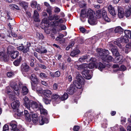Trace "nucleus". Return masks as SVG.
Instances as JSON below:
<instances>
[{
    "mask_svg": "<svg viewBox=\"0 0 131 131\" xmlns=\"http://www.w3.org/2000/svg\"><path fill=\"white\" fill-rule=\"evenodd\" d=\"M104 10H99L96 11V15L98 18H100L102 16H103V11Z\"/></svg>",
    "mask_w": 131,
    "mask_h": 131,
    "instance_id": "cd10ccee",
    "label": "nucleus"
},
{
    "mask_svg": "<svg viewBox=\"0 0 131 131\" xmlns=\"http://www.w3.org/2000/svg\"><path fill=\"white\" fill-rule=\"evenodd\" d=\"M60 9L58 7H56L54 10V12L56 13H58L60 12Z\"/></svg>",
    "mask_w": 131,
    "mask_h": 131,
    "instance_id": "5fc2aeb1",
    "label": "nucleus"
},
{
    "mask_svg": "<svg viewBox=\"0 0 131 131\" xmlns=\"http://www.w3.org/2000/svg\"><path fill=\"white\" fill-rule=\"evenodd\" d=\"M9 97L10 100L13 101L15 99V97L14 95L13 94L11 95L10 91H9Z\"/></svg>",
    "mask_w": 131,
    "mask_h": 131,
    "instance_id": "c03bdc74",
    "label": "nucleus"
},
{
    "mask_svg": "<svg viewBox=\"0 0 131 131\" xmlns=\"http://www.w3.org/2000/svg\"><path fill=\"white\" fill-rule=\"evenodd\" d=\"M21 70L23 72H26L29 70V67L25 63H23L21 67Z\"/></svg>",
    "mask_w": 131,
    "mask_h": 131,
    "instance_id": "ddd939ff",
    "label": "nucleus"
},
{
    "mask_svg": "<svg viewBox=\"0 0 131 131\" xmlns=\"http://www.w3.org/2000/svg\"><path fill=\"white\" fill-rule=\"evenodd\" d=\"M94 15V12L90 9L88 10L82 9L81 10L80 19L82 21L84 22L85 20L84 18L87 16L89 18V23L91 25H94L95 24L96 21V18Z\"/></svg>",
    "mask_w": 131,
    "mask_h": 131,
    "instance_id": "f257e3e1",
    "label": "nucleus"
},
{
    "mask_svg": "<svg viewBox=\"0 0 131 131\" xmlns=\"http://www.w3.org/2000/svg\"><path fill=\"white\" fill-rule=\"evenodd\" d=\"M49 122L47 118L42 117L41 119L39 121V123L41 125H43L45 123H48Z\"/></svg>",
    "mask_w": 131,
    "mask_h": 131,
    "instance_id": "c85d7f7f",
    "label": "nucleus"
},
{
    "mask_svg": "<svg viewBox=\"0 0 131 131\" xmlns=\"http://www.w3.org/2000/svg\"><path fill=\"white\" fill-rule=\"evenodd\" d=\"M33 18L35 21L37 22L40 21L39 19V14L36 10H35L34 12Z\"/></svg>",
    "mask_w": 131,
    "mask_h": 131,
    "instance_id": "6ab92c4d",
    "label": "nucleus"
},
{
    "mask_svg": "<svg viewBox=\"0 0 131 131\" xmlns=\"http://www.w3.org/2000/svg\"><path fill=\"white\" fill-rule=\"evenodd\" d=\"M118 15L119 18H122L124 16V10L122 8L118 7Z\"/></svg>",
    "mask_w": 131,
    "mask_h": 131,
    "instance_id": "4468645a",
    "label": "nucleus"
},
{
    "mask_svg": "<svg viewBox=\"0 0 131 131\" xmlns=\"http://www.w3.org/2000/svg\"><path fill=\"white\" fill-rule=\"evenodd\" d=\"M74 67L79 70H83L86 68L87 65L86 64L80 65L77 62H75L74 64Z\"/></svg>",
    "mask_w": 131,
    "mask_h": 131,
    "instance_id": "1a4fd4ad",
    "label": "nucleus"
},
{
    "mask_svg": "<svg viewBox=\"0 0 131 131\" xmlns=\"http://www.w3.org/2000/svg\"><path fill=\"white\" fill-rule=\"evenodd\" d=\"M39 76L40 78H46L47 77L45 73H40L39 75Z\"/></svg>",
    "mask_w": 131,
    "mask_h": 131,
    "instance_id": "49530a36",
    "label": "nucleus"
},
{
    "mask_svg": "<svg viewBox=\"0 0 131 131\" xmlns=\"http://www.w3.org/2000/svg\"><path fill=\"white\" fill-rule=\"evenodd\" d=\"M79 128L80 127L79 126H75L73 128V130L75 131H78L79 130Z\"/></svg>",
    "mask_w": 131,
    "mask_h": 131,
    "instance_id": "13d9d810",
    "label": "nucleus"
},
{
    "mask_svg": "<svg viewBox=\"0 0 131 131\" xmlns=\"http://www.w3.org/2000/svg\"><path fill=\"white\" fill-rule=\"evenodd\" d=\"M9 29H13L12 26L15 23V21L14 19L13 18L10 19L9 17Z\"/></svg>",
    "mask_w": 131,
    "mask_h": 131,
    "instance_id": "5701e85b",
    "label": "nucleus"
},
{
    "mask_svg": "<svg viewBox=\"0 0 131 131\" xmlns=\"http://www.w3.org/2000/svg\"><path fill=\"white\" fill-rule=\"evenodd\" d=\"M24 105L28 109L31 110L30 107L33 109H37L39 110L40 106L41 105L39 102H36L33 101H30L28 98L27 96H25L23 98Z\"/></svg>",
    "mask_w": 131,
    "mask_h": 131,
    "instance_id": "7ed1b4c3",
    "label": "nucleus"
},
{
    "mask_svg": "<svg viewBox=\"0 0 131 131\" xmlns=\"http://www.w3.org/2000/svg\"><path fill=\"white\" fill-rule=\"evenodd\" d=\"M22 60L21 57L19 56L17 60H15L13 62L14 65L16 66H18L20 64Z\"/></svg>",
    "mask_w": 131,
    "mask_h": 131,
    "instance_id": "aec40b11",
    "label": "nucleus"
},
{
    "mask_svg": "<svg viewBox=\"0 0 131 131\" xmlns=\"http://www.w3.org/2000/svg\"><path fill=\"white\" fill-rule=\"evenodd\" d=\"M128 37L127 36H124L123 37H121V38L117 39L116 41H114V43L115 45H117L120 48L122 49L123 50H124V48L121 43L122 42H127L128 41Z\"/></svg>",
    "mask_w": 131,
    "mask_h": 131,
    "instance_id": "423d86ee",
    "label": "nucleus"
},
{
    "mask_svg": "<svg viewBox=\"0 0 131 131\" xmlns=\"http://www.w3.org/2000/svg\"><path fill=\"white\" fill-rule=\"evenodd\" d=\"M37 2L35 1H32L31 3V6L33 8H36L37 5Z\"/></svg>",
    "mask_w": 131,
    "mask_h": 131,
    "instance_id": "37998d69",
    "label": "nucleus"
},
{
    "mask_svg": "<svg viewBox=\"0 0 131 131\" xmlns=\"http://www.w3.org/2000/svg\"><path fill=\"white\" fill-rule=\"evenodd\" d=\"M24 116L26 121L30 122L31 121V116L29 113L28 111L26 110H24Z\"/></svg>",
    "mask_w": 131,
    "mask_h": 131,
    "instance_id": "f3484780",
    "label": "nucleus"
},
{
    "mask_svg": "<svg viewBox=\"0 0 131 131\" xmlns=\"http://www.w3.org/2000/svg\"><path fill=\"white\" fill-rule=\"evenodd\" d=\"M51 24L53 26H57L59 25V23L58 21H55L52 22Z\"/></svg>",
    "mask_w": 131,
    "mask_h": 131,
    "instance_id": "de8ad7c7",
    "label": "nucleus"
},
{
    "mask_svg": "<svg viewBox=\"0 0 131 131\" xmlns=\"http://www.w3.org/2000/svg\"><path fill=\"white\" fill-rule=\"evenodd\" d=\"M109 46L111 48V51L113 54L115 56H117L119 55V53L117 49L115 48V46L113 45L112 43H110L109 44Z\"/></svg>",
    "mask_w": 131,
    "mask_h": 131,
    "instance_id": "9d476101",
    "label": "nucleus"
},
{
    "mask_svg": "<svg viewBox=\"0 0 131 131\" xmlns=\"http://www.w3.org/2000/svg\"><path fill=\"white\" fill-rule=\"evenodd\" d=\"M8 48L7 49V53H3V52H0V60H3L4 62L8 61Z\"/></svg>",
    "mask_w": 131,
    "mask_h": 131,
    "instance_id": "6e6552de",
    "label": "nucleus"
},
{
    "mask_svg": "<svg viewBox=\"0 0 131 131\" xmlns=\"http://www.w3.org/2000/svg\"><path fill=\"white\" fill-rule=\"evenodd\" d=\"M53 88L54 90H56L58 88V85L57 84L54 83L53 86Z\"/></svg>",
    "mask_w": 131,
    "mask_h": 131,
    "instance_id": "0e129e2a",
    "label": "nucleus"
},
{
    "mask_svg": "<svg viewBox=\"0 0 131 131\" xmlns=\"http://www.w3.org/2000/svg\"><path fill=\"white\" fill-rule=\"evenodd\" d=\"M39 110H40V113L41 114L46 115L48 114L47 111L44 108L42 105L41 106H40Z\"/></svg>",
    "mask_w": 131,
    "mask_h": 131,
    "instance_id": "b1692460",
    "label": "nucleus"
},
{
    "mask_svg": "<svg viewBox=\"0 0 131 131\" xmlns=\"http://www.w3.org/2000/svg\"><path fill=\"white\" fill-rule=\"evenodd\" d=\"M87 65V66L86 67V69H87V68H89L90 69H92L95 67L97 68L98 67V66H97L95 63H91V62L89 64H86Z\"/></svg>",
    "mask_w": 131,
    "mask_h": 131,
    "instance_id": "412c9836",
    "label": "nucleus"
},
{
    "mask_svg": "<svg viewBox=\"0 0 131 131\" xmlns=\"http://www.w3.org/2000/svg\"><path fill=\"white\" fill-rule=\"evenodd\" d=\"M14 73L11 71H9V78L11 77L14 75Z\"/></svg>",
    "mask_w": 131,
    "mask_h": 131,
    "instance_id": "680f3d73",
    "label": "nucleus"
},
{
    "mask_svg": "<svg viewBox=\"0 0 131 131\" xmlns=\"http://www.w3.org/2000/svg\"><path fill=\"white\" fill-rule=\"evenodd\" d=\"M96 51L99 56H102V59L104 61L108 62L114 61V59L112 56H106L109 54V51L108 50H103L101 49H97Z\"/></svg>",
    "mask_w": 131,
    "mask_h": 131,
    "instance_id": "20e7f679",
    "label": "nucleus"
},
{
    "mask_svg": "<svg viewBox=\"0 0 131 131\" xmlns=\"http://www.w3.org/2000/svg\"><path fill=\"white\" fill-rule=\"evenodd\" d=\"M98 69L101 71H102L103 69L105 67V64H103L102 63L99 62L98 64Z\"/></svg>",
    "mask_w": 131,
    "mask_h": 131,
    "instance_id": "2f4dec72",
    "label": "nucleus"
},
{
    "mask_svg": "<svg viewBox=\"0 0 131 131\" xmlns=\"http://www.w3.org/2000/svg\"><path fill=\"white\" fill-rule=\"evenodd\" d=\"M2 131H8V125L7 123L5 124L3 126Z\"/></svg>",
    "mask_w": 131,
    "mask_h": 131,
    "instance_id": "a18cd8bd",
    "label": "nucleus"
},
{
    "mask_svg": "<svg viewBox=\"0 0 131 131\" xmlns=\"http://www.w3.org/2000/svg\"><path fill=\"white\" fill-rule=\"evenodd\" d=\"M47 12L49 14V16H50L51 15V7L48 8V9L47 10Z\"/></svg>",
    "mask_w": 131,
    "mask_h": 131,
    "instance_id": "bf43d9fd",
    "label": "nucleus"
},
{
    "mask_svg": "<svg viewBox=\"0 0 131 131\" xmlns=\"http://www.w3.org/2000/svg\"><path fill=\"white\" fill-rule=\"evenodd\" d=\"M128 122L126 124L127 131H131V120L130 118L128 119Z\"/></svg>",
    "mask_w": 131,
    "mask_h": 131,
    "instance_id": "a878e982",
    "label": "nucleus"
},
{
    "mask_svg": "<svg viewBox=\"0 0 131 131\" xmlns=\"http://www.w3.org/2000/svg\"><path fill=\"white\" fill-rule=\"evenodd\" d=\"M126 67L124 65H122L120 67V69L121 70L123 71H125L126 69Z\"/></svg>",
    "mask_w": 131,
    "mask_h": 131,
    "instance_id": "338daca9",
    "label": "nucleus"
},
{
    "mask_svg": "<svg viewBox=\"0 0 131 131\" xmlns=\"http://www.w3.org/2000/svg\"><path fill=\"white\" fill-rule=\"evenodd\" d=\"M108 9L110 14L114 16L116 14V13L114 10V8L112 5H110L108 7Z\"/></svg>",
    "mask_w": 131,
    "mask_h": 131,
    "instance_id": "dca6fc26",
    "label": "nucleus"
},
{
    "mask_svg": "<svg viewBox=\"0 0 131 131\" xmlns=\"http://www.w3.org/2000/svg\"><path fill=\"white\" fill-rule=\"evenodd\" d=\"M15 122L14 121H12V122L10 123V126L12 127L11 129L13 130L14 131V130L16 129V128H17V125L15 123Z\"/></svg>",
    "mask_w": 131,
    "mask_h": 131,
    "instance_id": "7c9ffc66",
    "label": "nucleus"
},
{
    "mask_svg": "<svg viewBox=\"0 0 131 131\" xmlns=\"http://www.w3.org/2000/svg\"><path fill=\"white\" fill-rule=\"evenodd\" d=\"M80 52V51L79 50H73L72 51L70 54V56L72 57L76 56Z\"/></svg>",
    "mask_w": 131,
    "mask_h": 131,
    "instance_id": "c756f323",
    "label": "nucleus"
},
{
    "mask_svg": "<svg viewBox=\"0 0 131 131\" xmlns=\"http://www.w3.org/2000/svg\"><path fill=\"white\" fill-rule=\"evenodd\" d=\"M96 60V59L95 58H92L90 59V61L91 63H95V62Z\"/></svg>",
    "mask_w": 131,
    "mask_h": 131,
    "instance_id": "69168bd1",
    "label": "nucleus"
},
{
    "mask_svg": "<svg viewBox=\"0 0 131 131\" xmlns=\"http://www.w3.org/2000/svg\"><path fill=\"white\" fill-rule=\"evenodd\" d=\"M38 118H32V121L34 123H36L38 121Z\"/></svg>",
    "mask_w": 131,
    "mask_h": 131,
    "instance_id": "e2e57ef3",
    "label": "nucleus"
},
{
    "mask_svg": "<svg viewBox=\"0 0 131 131\" xmlns=\"http://www.w3.org/2000/svg\"><path fill=\"white\" fill-rule=\"evenodd\" d=\"M54 15L49 16L48 17V19L51 21L53 20L54 19Z\"/></svg>",
    "mask_w": 131,
    "mask_h": 131,
    "instance_id": "6e6d98bb",
    "label": "nucleus"
},
{
    "mask_svg": "<svg viewBox=\"0 0 131 131\" xmlns=\"http://www.w3.org/2000/svg\"><path fill=\"white\" fill-rule=\"evenodd\" d=\"M52 99L53 100V103L54 105H55L54 103H59L60 101V97L59 95L56 94H53L52 96Z\"/></svg>",
    "mask_w": 131,
    "mask_h": 131,
    "instance_id": "f8f14e48",
    "label": "nucleus"
},
{
    "mask_svg": "<svg viewBox=\"0 0 131 131\" xmlns=\"http://www.w3.org/2000/svg\"><path fill=\"white\" fill-rule=\"evenodd\" d=\"M126 48L128 50H126V49L125 51L126 53H128L129 51L131 50V43H129L126 46Z\"/></svg>",
    "mask_w": 131,
    "mask_h": 131,
    "instance_id": "473e14b6",
    "label": "nucleus"
},
{
    "mask_svg": "<svg viewBox=\"0 0 131 131\" xmlns=\"http://www.w3.org/2000/svg\"><path fill=\"white\" fill-rule=\"evenodd\" d=\"M12 107L13 109H17L19 106V102L16 100L11 104Z\"/></svg>",
    "mask_w": 131,
    "mask_h": 131,
    "instance_id": "2eb2a0df",
    "label": "nucleus"
},
{
    "mask_svg": "<svg viewBox=\"0 0 131 131\" xmlns=\"http://www.w3.org/2000/svg\"><path fill=\"white\" fill-rule=\"evenodd\" d=\"M116 57L115 58V60L114 61L115 63H117L119 62L122 58V56H121L118 55L116 56Z\"/></svg>",
    "mask_w": 131,
    "mask_h": 131,
    "instance_id": "f704fd0d",
    "label": "nucleus"
},
{
    "mask_svg": "<svg viewBox=\"0 0 131 131\" xmlns=\"http://www.w3.org/2000/svg\"><path fill=\"white\" fill-rule=\"evenodd\" d=\"M36 90L37 91L38 93H42L43 91L42 89L39 87H37V85L36 86V89L35 90Z\"/></svg>",
    "mask_w": 131,
    "mask_h": 131,
    "instance_id": "ea45409f",
    "label": "nucleus"
},
{
    "mask_svg": "<svg viewBox=\"0 0 131 131\" xmlns=\"http://www.w3.org/2000/svg\"><path fill=\"white\" fill-rule=\"evenodd\" d=\"M87 58V57L86 56H83L81 57L79 59V60L80 62L84 61V60Z\"/></svg>",
    "mask_w": 131,
    "mask_h": 131,
    "instance_id": "09e8293b",
    "label": "nucleus"
},
{
    "mask_svg": "<svg viewBox=\"0 0 131 131\" xmlns=\"http://www.w3.org/2000/svg\"><path fill=\"white\" fill-rule=\"evenodd\" d=\"M19 52L17 51H13L10 54L11 57L14 59H15L19 56Z\"/></svg>",
    "mask_w": 131,
    "mask_h": 131,
    "instance_id": "4be33fe9",
    "label": "nucleus"
},
{
    "mask_svg": "<svg viewBox=\"0 0 131 131\" xmlns=\"http://www.w3.org/2000/svg\"><path fill=\"white\" fill-rule=\"evenodd\" d=\"M77 80L74 81L73 85H71L67 90V92L70 94H72L76 90V88L81 89L84 83V79L80 74L76 77Z\"/></svg>",
    "mask_w": 131,
    "mask_h": 131,
    "instance_id": "f03ea898",
    "label": "nucleus"
},
{
    "mask_svg": "<svg viewBox=\"0 0 131 131\" xmlns=\"http://www.w3.org/2000/svg\"><path fill=\"white\" fill-rule=\"evenodd\" d=\"M42 23L48 24V21L46 18H45L43 19L42 21Z\"/></svg>",
    "mask_w": 131,
    "mask_h": 131,
    "instance_id": "864d4df0",
    "label": "nucleus"
},
{
    "mask_svg": "<svg viewBox=\"0 0 131 131\" xmlns=\"http://www.w3.org/2000/svg\"><path fill=\"white\" fill-rule=\"evenodd\" d=\"M103 19L106 21L109 22L110 21V19L108 18L106 15V13L105 10L103 11Z\"/></svg>",
    "mask_w": 131,
    "mask_h": 131,
    "instance_id": "393cba45",
    "label": "nucleus"
},
{
    "mask_svg": "<svg viewBox=\"0 0 131 131\" xmlns=\"http://www.w3.org/2000/svg\"><path fill=\"white\" fill-rule=\"evenodd\" d=\"M124 33L125 35V36H127L129 38H131V32L128 30H125Z\"/></svg>",
    "mask_w": 131,
    "mask_h": 131,
    "instance_id": "e433bc0d",
    "label": "nucleus"
},
{
    "mask_svg": "<svg viewBox=\"0 0 131 131\" xmlns=\"http://www.w3.org/2000/svg\"><path fill=\"white\" fill-rule=\"evenodd\" d=\"M43 101L46 104H50L51 102V100L47 99H44Z\"/></svg>",
    "mask_w": 131,
    "mask_h": 131,
    "instance_id": "8fccbe9b",
    "label": "nucleus"
},
{
    "mask_svg": "<svg viewBox=\"0 0 131 131\" xmlns=\"http://www.w3.org/2000/svg\"><path fill=\"white\" fill-rule=\"evenodd\" d=\"M68 94L66 93H65L61 97H60V100L64 101L66 100L68 97Z\"/></svg>",
    "mask_w": 131,
    "mask_h": 131,
    "instance_id": "c9c22d12",
    "label": "nucleus"
},
{
    "mask_svg": "<svg viewBox=\"0 0 131 131\" xmlns=\"http://www.w3.org/2000/svg\"><path fill=\"white\" fill-rule=\"evenodd\" d=\"M21 91L23 95H26L28 93L29 91L26 86H23L22 87Z\"/></svg>",
    "mask_w": 131,
    "mask_h": 131,
    "instance_id": "bb28decb",
    "label": "nucleus"
},
{
    "mask_svg": "<svg viewBox=\"0 0 131 131\" xmlns=\"http://www.w3.org/2000/svg\"><path fill=\"white\" fill-rule=\"evenodd\" d=\"M60 74V72L59 71H56L55 73V76L56 77H59Z\"/></svg>",
    "mask_w": 131,
    "mask_h": 131,
    "instance_id": "052dcab7",
    "label": "nucleus"
},
{
    "mask_svg": "<svg viewBox=\"0 0 131 131\" xmlns=\"http://www.w3.org/2000/svg\"><path fill=\"white\" fill-rule=\"evenodd\" d=\"M41 53H43L47 52V50L45 49L44 48L41 47Z\"/></svg>",
    "mask_w": 131,
    "mask_h": 131,
    "instance_id": "603ef678",
    "label": "nucleus"
},
{
    "mask_svg": "<svg viewBox=\"0 0 131 131\" xmlns=\"http://www.w3.org/2000/svg\"><path fill=\"white\" fill-rule=\"evenodd\" d=\"M30 79L32 82L31 85L32 89L35 91L36 85L38 83V80L37 76L34 74H31Z\"/></svg>",
    "mask_w": 131,
    "mask_h": 131,
    "instance_id": "0eeeda50",
    "label": "nucleus"
},
{
    "mask_svg": "<svg viewBox=\"0 0 131 131\" xmlns=\"http://www.w3.org/2000/svg\"><path fill=\"white\" fill-rule=\"evenodd\" d=\"M9 29L10 30H9V33L13 36L16 37L17 36V35L16 34L13 32V30H12L13 29Z\"/></svg>",
    "mask_w": 131,
    "mask_h": 131,
    "instance_id": "79ce46f5",
    "label": "nucleus"
},
{
    "mask_svg": "<svg viewBox=\"0 0 131 131\" xmlns=\"http://www.w3.org/2000/svg\"><path fill=\"white\" fill-rule=\"evenodd\" d=\"M19 4L21 6L24 7H26L28 6L27 3L25 2H22L20 3Z\"/></svg>",
    "mask_w": 131,
    "mask_h": 131,
    "instance_id": "a19ab883",
    "label": "nucleus"
},
{
    "mask_svg": "<svg viewBox=\"0 0 131 131\" xmlns=\"http://www.w3.org/2000/svg\"><path fill=\"white\" fill-rule=\"evenodd\" d=\"M41 83L43 85L45 86H47L48 85V84L47 82L45 81H41Z\"/></svg>",
    "mask_w": 131,
    "mask_h": 131,
    "instance_id": "774afa93",
    "label": "nucleus"
},
{
    "mask_svg": "<svg viewBox=\"0 0 131 131\" xmlns=\"http://www.w3.org/2000/svg\"><path fill=\"white\" fill-rule=\"evenodd\" d=\"M131 12V8L129 7L127 8V10H126L125 12V15L127 17L129 16Z\"/></svg>",
    "mask_w": 131,
    "mask_h": 131,
    "instance_id": "4c0bfd02",
    "label": "nucleus"
},
{
    "mask_svg": "<svg viewBox=\"0 0 131 131\" xmlns=\"http://www.w3.org/2000/svg\"><path fill=\"white\" fill-rule=\"evenodd\" d=\"M36 37L40 39H43L44 37L41 33L37 32L36 34Z\"/></svg>",
    "mask_w": 131,
    "mask_h": 131,
    "instance_id": "58836bf2",
    "label": "nucleus"
},
{
    "mask_svg": "<svg viewBox=\"0 0 131 131\" xmlns=\"http://www.w3.org/2000/svg\"><path fill=\"white\" fill-rule=\"evenodd\" d=\"M82 72L83 77L86 79L89 80L91 78V76L89 73V71L85 69Z\"/></svg>",
    "mask_w": 131,
    "mask_h": 131,
    "instance_id": "9b49d317",
    "label": "nucleus"
},
{
    "mask_svg": "<svg viewBox=\"0 0 131 131\" xmlns=\"http://www.w3.org/2000/svg\"><path fill=\"white\" fill-rule=\"evenodd\" d=\"M24 48L23 46H20L17 47V49L19 51L23 50Z\"/></svg>",
    "mask_w": 131,
    "mask_h": 131,
    "instance_id": "4d7b16f0",
    "label": "nucleus"
},
{
    "mask_svg": "<svg viewBox=\"0 0 131 131\" xmlns=\"http://www.w3.org/2000/svg\"><path fill=\"white\" fill-rule=\"evenodd\" d=\"M29 48L28 47H24L23 50V52L24 53H26L29 51Z\"/></svg>",
    "mask_w": 131,
    "mask_h": 131,
    "instance_id": "3c124183",
    "label": "nucleus"
},
{
    "mask_svg": "<svg viewBox=\"0 0 131 131\" xmlns=\"http://www.w3.org/2000/svg\"><path fill=\"white\" fill-rule=\"evenodd\" d=\"M42 93L47 97H50L51 96L52 93L50 90L46 89L43 90Z\"/></svg>",
    "mask_w": 131,
    "mask_h": 131,
    "instance_id": "a211bd4d",
    "label": "nucleus"
},
{
    "mask_svg": "<svg viewBox=\"0 0 131 131\" xmlns=\"http://www.w3.org/2000/svg\"><path fill=\"white\" fill-rule=\"evenodd\" d=\"M23 85L22 83L19 81L18 83L13 81H12L10 82V85L11 88L13 90L16 91L15 92V94L19 95L20 94L19 89L21 88Z\"/></svg>",
    "mask_w": 131,
    "mask_h": 131,
    "instance_id": "39448f33",
    "label": "nucleus"
},
{
    "mask_svg": "<svg viewBox=\"0 0 131 131\" xmlns=\"http://www.w3.org/2000/svg\"><path fill=\"white\" fill-rule=\"evenodd\" d=\"M114 31L115 32L120 33L123 31V29L121 27L118 26L115 28Z\"/></svg>",
    "mask_w": 131,
    "mask_h": 131,
    "instance_id": "72a5a7b5",
    "label": "nucleus"
}]
</instances>
